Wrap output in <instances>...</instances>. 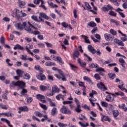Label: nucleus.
Here are the masks:
<instances>
[{
    "instance_id": "1",
    "label": "nucleus",
    "mask_w": 127,
    "mask_h": 127,
    "mask_svg": "<svg viewBox=\"0 0 127 127\" xmlns=\"http://www.w3.org/2000/svg\"><path fill=\"white\" fill-rule=\"evenodd\" d=\"M18 87L19 89H24L26 86V83L22 81L18 80L17 82L12 81L11 84H10L9 87L10 88H13V86Z\"/></svg>"
},
{
    "instance_id": "2",
    "label": "nucleus",
    "mask_w": 127,
    "mask_h": 127,
    "mask_svg": "<svg viewBox=\"0 0 127 127\" xmlns=\"http://www.w3.org/2000/svg\"><path fill=\"white\" fill-rule=\"evenodd\" d=\"M26 22H23L22 24H21V23H17L15 24V26L16 29L22 31L23 30V28L26 26Z\"/></svg>"
},
{
    "instance_id": "3",
    "label": "nucleus",
    "mask_w": 127,
    "mask_h": 127,
    "mask_svg": "<svg viewBox=\"0 0 127 127\" xmlns=\"http://www.w3.org/2000/svg\"><path fill=\"white\" fill-rule=\"evenodd\" d=\"M74 102L76 104L77 107L75 109V112L76 113H81L82 112V110H81V105H80V101L77 99L74 98Z\"/></svg>"
},
{
    "instance_id": "4",
    "label": "nucleus",
    "mask_w": 127,
    "mask_h": 127,
    "mask_svg": "<svg viewBox=\"0 0 127 127\" xmlns=\"http://www.w3.org/2000/svg\"><path fill=\"white\" fill-rule=\"evenodd\" d=\"M42 18L47 20L49 19V17L47 16L45 13L40 12L39 13V18L40 19L41 22L42 21V22H44V20H43Z\"/></svg>"
},
{
    "instance_id": "5",
    "label": "nucleus",
    "mask_w": 127,
    "mask_h": 127,
    "mask_svg": "<svg viewBox=\"0 0 127 127\" xmlns=\"http://www.w3.org/2000/svg\"><path fill=\"white\" fill-rule=\"evenodd\" d=\"M97 87L100 90H103V91H107L108 88L105 86V84L102 82H101L100 83L97 84Z\"/></svg>"
},
{
    "instance_id": "6",
    "label": "nucleus",
    "mask_w": 127,
    "mask_h": 127,
    "mask_svg": "<svg viewBox=\"0 0 127 127\" xmlns=\"http://www.w3.org/2000/svg\"><path fill=\"white\" fill-rule=\"evenodd\" d=\"M60 111H61L62 114L71 115V111H70V110H67V107H66V106H63V107L61 108Z\"/></svg>"
},
{
    "instance_id": "7",
    "label": "nucleus",
    "mask_w": 127,
    "mask_h": 127,
    "mask_svg": "<svg viewBox=\"0 0 127 127\" xmlns=\"http://www.w3.org/2000/svg\"><path fill=\"white\" fill-rule=\"evenodd\" d=\"M87 49L90 53L92 54L93 55H95V54H96V49H95L92 45H89L88 46Z\"/></svg>"
},
{
    "instance_id": "8",
    "label": "nucleus",
    "mask_w": 127,
    "mask_h": 127,
    "mask_svg": "<svg viewBox=\"0 0 127 127\" xmlns=\"http://www.w3.org/2000/svg\"><path fill=\"white\" fill-rule=\"evenodd\" d=\"M37 78L40 81H45L46 80V76L42 73H39V75L37 76Z\"/></svg>"
},
{
    "instance_id": "9",
    "label": "nucleus",
    "mask_w": 127,
    "mask_h": 127,
    "mask_svg": "<svg viewBox=\"0 0 127 127\" xmlns=\"http://www.w3.org/2000/svg\"><path fill=\"white\" fill-rule=\"evenodd\" d=\"M36 97L38 100L41 101V102H43V103H46V100H42L43 99H45V96L42 95V94H38L36 95Z\"/></svg>"
},
{
    "instance_id": "10",
    "label": "nucleus",
    "mask_w": 127,
    "mask_h": 127,
    "mask_svg": "<svg viewBox=\"0 0 127 127\" xmlns=\"http://www.w3.org/2000/svg\"><path fill=\"white\" fill-rule=\"evenodd\" d=\"M79 56H80V53H79V51L76 49L74 51L73 54V59L76 60V58H79Z\"/></svg>"
},
{
    "instance_id": "11",
    "label": "nucleus",
    "mask_w": 127,
    "mask_h": 127,
    "mask_svg": "<svg viewBox=\"0 0 127 127\" xmlns=\"http://www.w3.org/2000/svg\"><path fill=\"white\" fill-rule=\"evenodd\" d=\"M21 90H22L21 91H20V97H22V96H23L24 97H26L27 96V95L25 94H27V89H25V88H22L21 89Z\"/></svg>"
},
{
    "instance_id": "12",
    "label": "nucleus",
    "mask_w": 127,
    "mask_h": 127,
    "mask_svg": "<svg viewBox=\"0 0 127 127\" xmlns=\"http://www.w3.org/2000/svg\"><path fill=\"white\" fill-rule=\"evenodd\" d=\"M52 91H53V93H59L60 92V89L57 87L56 85H54L52 89Z\"/></svg>"
},
{
    "instance_id": "13",
    "label": "nucleus",
    "mask_w": 127,
    "mask_h": 127,
    "mask_svg": "<svg viewBox=\"0 0 127 127\" xmlns=\"http://www.w3.org/2000/svg\"><path fill=\"white\" fill-rule=\"evenodd\" d=\"M114 42L115 43H117V44H118V45L120 46H125V44L123 42V41L119 40L117 38H116L114 39Z\"/></svg>"
},
{
    "instance_id": "14",
    "label": "nucleus",
    "mask_w": 127,
    "mask_h": 127,
    "mask_svg": "<svg viewBox=\"0 0 127 127\" xmlns=\"http://www.w3.org/2000/svg\"><path fill=\"white\" fill-rule=\"evenodd\" d=\"M1 121L6 123L7 125H8V127H13V126L10 125V122L5 118H1Z\"/></svg>"
},
{
    "instance_id": "15",
    "label": "nucleus",
    "mask_w": 127,
    "mask_h": 127,
    "mask_svg": "<svg viewBox=\"0 0 127 127\" xmlns=\"http://www.w3.org/2000/svg\"><path fill=\"white\" fill-rule=\"evenodd\" d=\"M119 62L121 63V65L123 68H126V62L125 61V60H124V59L120 58L119 59Z\"/></svg>"
},
{
    "instance_id": "16",
    "label": "nucleus",
    "mask_w": 127,
    "mask_h": 127,
    "mask_svg": "<svg viewBox=\"0 0 127 127\" xmlns=\"http://www.w3.org/2000/svg\"><path fill=\"white\" fill-rule=\"evenodd\" d=\"M58 113V111H57V108L56 107H54L51 110V114L53 116V117H54V116H56V115H57Z\"/></svg>"
},
{
    "instance_id": "17",
    "label": "nucleus",
    "mask_w": 127,
    "mask_h": 127,
    "mask_svg": "<svg viewBox=\"0 0 127 127\" xmlns=\"http://www.w3.org/2000/svg\"><path fill=\"white\" fill-rule=\"evenodd\" d=\"M18 109L19 111H21L22 112H28V111H29L26 106H23V107H19Z\"/></svg>"
},
{
    "instance_id": "18",
    "label": "nucleus",
    "mask_w": 127,
    "mask_h": 127,
    "mask_svg": "<svg viewBox=\"0 0 127 127\" xmlns=\"http://www.w3.org/2000/svg\"><path fill=\"white\" fill-rule=\"evenodd\" d=\"M104 36L107 41H110L111 39H113V36L110 34H105Z\"/></svg>"
},
{
    "instance_id": "19",
    "label": "nucleus",
    "mask_w": 127,
    "mask_h": 127,
    "mask_svg": "<svg viewBox=\"0 0 127 127\" xmlns=\"http://www.w3.org/2000/svg\"><path fill=\"white\" fill-rule=\"evenodd\" d=\"M13 49L14 50H16L17 49H18V50H24V48L19 44H16Z\"/></svg>"
},
{
    "instance_id": "20",
    "label": "nucleus",
    "mask_w": 127,
    "mask_h": 127,
    "mask_svg": "<svg viewBox=\"0 0 127 127\" xmlns=\"http://www.w3.org/2000/svg\"><path fill=\"white\" fill-rule=\"evenodd\" d=\"M25 30L28 32V33H32V29L30 27V26H26L24 27Z\"/></svg>"
},
{
    "instance_id": "21",
    "label": "nucleus",
    "mask_w": 127,
    "mask_h": 127,
    "mask_svg": "<svg viewBox=\"0 0 127 127\" xmlns=\"http://www.w3.org/2000/svg\"><path fill=\"white\" fill-rule=\"evenodd\" d=\"M90 26V27H96L97 24L94 21H90L87 24V27Z\"/></svg>"
},
{
    "instance_id": "22",
    "label": "nucleus",
    "mask_w": 127,
    "mask_h": 127,
    "mask_svg": "<svg viewBox=\"0 0 127 127\" xmlns=\"http://www.w3.org/2000/svg\"><path fill=\"white\" fill-rule=\"evenodd\" d=\"M118 107H119V108H120V109H122V110L125 111V112H127V107H126V104H122V105L119 104L118 105Z\"/></svg>"
},
{
    "instance_id": "23",
    "label": "nucleus",
    "mask_w": 127,
    "mask_h": 127,
    "mask_svg": "<svg viewBox=\"0 0 127 127\" xmlns=\"http://www.w3.org/2000/svg\"><path fill=\"white\" fill-rule=\"evenodd\" d=\"M48 3L49 5H50V6H51V7H52V8H54L55 7H58V5H57L56 4L53 3L52 1L50 2L49 1H48Z\"/></svg>"
},
{
    "instance_id": "24",
    "label": "nucleus",
    "mask_w": 127,
    "mask_h": 127,
    "mask_svg": "<svg viewBox=\"0 0 127 127\" xmlns=\"http://www.w3.org/2000/svg\"><path fill=\"white\" fill-rule=\"evenodd\" d=\"M45 65L48 66H56V64L51 62H47L45 63Z\"/></svg>"
},
{
    "instance_id": "25",
    "label": "nucleus",
    "mask_w": 127,
    "mask_h": 127,
    "mask_svg": "<svg viewBox=\"0 0 127 127\" xmlns=\"http://www.w3.org/2000/svg\"><path fill=\"white\" fill-rule=\"evenodd\" d=\"M32 28H33V29H35L36 30H37L38 28L39 29L41 28V26L39 25L38 24L36 23L32 25Z\"/></svg>"
},
{
    "instance_id": "26",
    "label": "nucleus",
    "mask_w": 127,
    "mask_h": 127,
    "mask_svg": "<svg viewBox=\"0 0 127 127\" xmlns=\"http://www.w3.org/2000/svg\"><path fill=\"white\" fill-rule=\"evenodd\" d=\"M81 37H84L85 43H88V44H91V41L88 39V36L82 35Z\"/></svg>"
},
{
    "instance_id": "27",
    "label": "nucleus",
    "mask_w": 127,
    "mask_h": 127,
    "mask_svg": "<svg viewBox=\"0 0 127 127\" xmlns=\"http://www.w3.org/2000/svg\"><path fill=\"white\" fill-rule=\"evenodd\" d=\"M83 80L84 81H86V82H88V83H92V80H91V78L90 77L85 76L83 77Z\"/></svg>"
},
{
    "instance_id": "28",
    "label": "nucleus",
    "mask_w": 127,
    "mask_h": 127,
    "mask_svg": "<svg viewBox=\"0 0 127 127\" xmlns=\"http://www.w3.org/2000/svg\"><path fill=\"white\" fill-rule=\"evenodd\" d=\"M48 89L47 87L44 85H41L40 86V91H42V92H45Z\"/></svg>"
},
{
    "instance_id": "29",
    "label": "nucleus",
    "mask_w": 127,
    "mask_h": 127,
    "mask_svg": "<svg viewBox=\"0 0 127 127\" xmlns=\"http://www.w3.org/2000/svg\"><path fill=\"white\" fill-rule=\"evenodd\" d=\"M101 116L103 117V119H104V121H106V122H111V119L109 118V116H105L102 114H101Z\"/></svg>"
},
{
    "instance_id": "30",
    "label": "nucleus",
    "mask_w": 127,
    "mask_h": 127,
    "mask_svg": "<svg viewBox=\"0 0 127 127\" xmlns=\"http://www.w3.org/2000/svg\"><path fill=\"white\" fill-rule=\"evenodd\" d=\"M108 76L111 80H114L116 78V74L115 73H109Z\"/></svg>"
},
{
    "instance_id": "31",
    "label": "nucleus",
    "mask_w": 127,
    "mask_h": 127,
    "mask_svg": "<svg viewBox=\"0 0 127 127\" xmlns=\"http://www.w3.org/2000/svg\"><path fill=\"white\" fill-rule=\"evenodd\" d=\"M48 101L49 102L50 106L51 107H56V104L55 102H53L50 98H48Z\"/></svg>"
},
{
    "instance_id": "32",
    "label": "nucleus",
    "mask_w": 127,
    "mask_h": 127,
    "mask_svg": "<svg viewBox=\"0 0 127 127\" xmlns=\"http://www.w3.org/2000/svg\"><path fill=\"white\" fill-rule=\"evenodd\" d=\"M90 68H95V69H97V68H99V65L97 64H91L89 65Z\"/></svg>"
},
{
    "instance_id": "33",
    "label": "nucleus",
    "mask_w": 127,
    "mask_h": 127,
    "mask_svg": "<svg viewBox=\"0 0 127 127\" xmlns=\"http://www.w3.org/2000/svg\"><path fill=\"white\" fill-rule=\"evenodd\" d=\"M110 22H111L112 23H115L117 26L121 25V24L120 23H119L118 21H117L116 20L114 19H111Z\"/></svg>"
},
{
    "instance_id": "34",
    "label": "nucleus",
    "mask_w": 127,
    "mask_h": 127,
    "mask_svg": "<svg viewBox=\"0 0 127 127\" xmlns=\"http://www.w3.org/2000/svg\"><path fill=\"white\" fill-rule=\"evenodd\" d=\"M34 114L36 117H39V118H42L43 117V114L38 111L35 112Z\"/></svg>"
},
{
    "instance_id": "35",
    "label": "nucleus",
    "mask_w": 127,
    "mask_h": 127,
    "mask_svg": "<svg viewBox=\"0 0 127 127\" xmlns=\"http://www.w3.org/2000/svg\"><path fill=\"white\" fill-rule=\"evenodd\" d=\"M78 124L79 125H80V126L81 127H89V123H86L85 124H83L82 122H78Z\"/></svg>"
},
{
    "instance_id": "36",
    "label": "nucleus",
    "mask_w": 127,
    "mask_h": 127,
    "mask_svg": "<svg viewBox=\"0 0 127 127\" xmlns=\"http://www.w3.org/2000/svg\"><path fill=\"white\" fill-rule=\"evenodd\" d=\"M96 72H99V73L101 74V73H102V72H105V69L102 67H99L97 68V69H96Z\"/></svg>"
},
{
    "instance_id": "37",
    "label": "nucleus",
    "mask_w": 127,
    "mask_h": 127,
    "mask_svg": "<svg viewBox=\"0 0 127 127\" xmlns=\"http://www.w3.org/2000/svg\"><path fill=\"white\" fill-rule=\"evenodd\" d=\"M19 5L20 7H23L25 5V2L21 0H19Z\"/></svg>"
},
{
    "instance_id": "38",
    "label": "nucleus",
    "mask_w": 127,
    "mask_h": 127,
    "mask_svg": "<svg viewBox=\"0 0 127 127\" xmlns=\"http://www.w3.org/2000/svg\"><path fill=\"white\" fill-rule=\"evenodd\" d=\"M31 18L32 19H33V20H35V21H37V22H41L40 20H38V18L37 17V16L35 15H32L31 16Z\"/></svg>"
},
{
    "instance_id": "39",
    "label": "nucleus",
    "mask_w": 127,
    "mask_h": 127,
    "mask_svg": "<svg viewBox=\"0 0 127 127\" xmlns=\"http://www.w3.org/2000/svg\"><path fill=\"white\" fill-rule=\"evenodd\" d=\"M98 93L96 92L95 90H92V92L89 94V96L91 97V98H94V95H97Z\"/></svg>"
},
{
    "instance_id": "40",
    "label": "nucleus",
    "mask_w": 127,
    "mask_h": 127,
    "mask_svg": "<svg viewBox=\"0 0 127 127\" xmlns=\"http://www.w3.org/2000/svg\"><path fill=\"white\" fill-rule=\"evenodd\" d=\"M113 115L115 118H117L119 116V111L118 110L113 111Z\"/></svg>"
},
{
    "instance_id": "41",
    "label": "nucleus",
    "mask_w": 127,
    "mask_h": 127,
    "mask_svg": "<svg viewBox=\"0 0 127 127\" xmlns=\"http://www.w3.org/2000/svg\"><path fill=\"white\" fill-rule=\"evenodd\" d=\"M109 14L111 16H114V17H116V16H117V13L115 12L114 11H109Z\"/></svg>"
},
{
    "instance_id": "42",
    "label": "nucleus",
    "mask_w": 127,
    "mask_h": 127,
    "mask_svg": "<svg viewBox=\"0 0 127 127\" xmlns=\"http://www.w3.org/2000/svg\"><path fill=\"white\" fill-rule=\"evenodd\" d=\"M33 101V99L31 97H28L27 98V103L28 104H30V103H32Z\"/></svg>"
},
{
    "instance_id": "43",
    "label": "nucleus",
    "mask_w": 127,
    "mask_h": 127,
    "mask_svg": "<svg viewBox=\"0 0 127 127\" xmlns=\"http://www.w3.org/2000/svg\"><path fill=\"white\" fill-rule=\"evenodd\" d=\"M57 61H59L61 64H64V62L62 61V58L59 56L57 57Z\"/></svg>"
},
{
    "instance_id": "44",
    "label": "nucleus",
    "mask_w": 127,
    "mask_h": 127,
    "mask_svg": "<svg viewBox=\"0 0 127 127\" xmlns=\"http://www.w3.org/2000/svg\"><path fill=\"white\" fill-rule=\"evenodd\" d=\"M24 76H25L24 79H25L26 80H29L30 79V75L28 73H24Z\"/></svg>"
},
{
    "instance_id": "45",
    "label": "nucleus",
    "mask_w": 127,
    "mask_h": 127,
    "mask_svg": "<svg viewBox=\"0 0 127 127\" xmlns=\"http://www.w3.org/2000/svg\"><path fill=\"white\" fill-rule=\"evenodd\" d=\"M40 107L43 109L45 111H46L47 110V106H46V105L42 104L41 103H39Z\"/></svg>"
},
{
    "instance_id": "46",
    "label": "nucleus",
    "mask_w": 127,
    "mask_h": 127,
    "mask_svg": "<svg viewBox=\"0 0 127 127\" xmlns=\"http://www.w3.org/2000/svg\"><path fill=\"white\" fill-rule=\"evenodd\" d=\"M86 7L87 8V10H89V9H92V7H91V5H90V4H89L87 2H84Z\"/></svg>"
},
{
    "instance_id": "47",
    "label": "nucleus",
    "mask_w": 127,
    "mask_h": 127,
    "mask_svg": "<svg viewBox=\"0 0 127 127\" xmlns=\"http://www.w3.org/2000/svg\"><path fill=\"white\" fill-rule=\"evenodd\" d=\"M58 126H59L60 127H66L67 125V124H64L61 122H59L58 123Z\"/></svg>"
},
{
    "instance_id": "48",
    "label": "nucleus",
    "mask_w": 127,
    "mask_h": 127,
    "mask_svg": "<svg viewBox=\"0 0 127 127\" xmlns=\"http://www.w3.org/2000/svg\"><path fill=\"white\" fill-rule=\"evenodd\" d=\"M101 104L102 107H104V108H108V103L104 101H101Z\"/></svg>"
},
{
    "instance_id": "49",
    "label": "nucleus",
    "mask_w": 127,
    "mask_h": 127,
    "mask_svg": "<svg viewBox=\"0 0 127 127\" xmlns=\"http://www.w3.org/2000/svg\"><path fill=\"white\" fill-rule=\"evenodd\" d=\"M16 73H17V74L18 75V76H20V75H22V74H23V71L20 70V69H17L16 71Z\"/></svg>"
},
{
    "instance_id": "50",
    "label": "nucleus",
    "mask_w": 127,
    "mask_h": 127,
    "mask_svg": "<svg viewBox=\"0 0 127 127\" xmlns=\"http://www.w3.org/2000/svg\"><path fill=\"white\" fill-rule=\"evenodd\" d=\"M110 32L111 33V34H112V35H117V31H116L114 29H111L110 30Z\"/></svg>"
},
{
    "instance_id": "51",
    "label": "nucleus",
    "mask_w": 127,
    "mask_h": 127,
    "mask_svg": "<svg viewBox=\"0 0 127 127\" xmlns=\"http://www.w3.org/2000/svg\"><path fill=\"white\" fill-rule=\"evenodd\" d=\"M94 78L95 79H96V80H101V77H100V75H99V74L98 73H96L95 75H94Z\"/></svg>"
},
{
    "instance_id": "52",
    "label": "nucleus",
    "mask_w": 127,
    "mask_h": 127,
    "mask_svg": "<svg viewBox=\"0 0 127 127\" xmlns=\"http://www.w3.org/2000/svg\"><path fill=\"white\" fill-rule=\"evenodd\" d=\"M0 43L1 44H4L5 41H4V37L3 36H1L0 38Z\"/></svg>"
},
{
    "instance_id": "53",
    "label": "nucleus",
    "mask_w": 127,
    "mask_h": 127,
    "mask_svg": "<svg viewBox=\"0 0 127 127\" xmlns=\"http://www.w3.org/2000/svg\"><path fill=\"white\" fill-rule=\"evenodd\" d=\"M21 56L22 57H20V59L24 61L27 60V55H26L24 56L23 55H22Z\"/></svg>"
},
{
    "instance_id": "54",
    "label": "nucleus",
    "mask_w": 127,
    "mask_h": 127,
    "mask_svg": "<svg viewBox=\"0 0 127 127\" xmlns=\"http://www.w3.org/2000/svg\"><path fill=\"white\" fill-rule=\"evenodd\" d=\"M115 95H116L117 96H124L125 94H124V92H122L121 91H119V92H116Z\"/></svg>"
},
{
    "instance_id": "55",
    "label": "nucleus",
    "mask_w": 127,
    "mask_h": 127,
    "mask_svg": "<svg viewBox=\"0 0 127 127\" xmlns=\"http://www.w3.org/2000/svg\"><path fill=\"white\" fill-rule=\"evenodd\" d=\"M48 79L49 81H54V78L52 75H48Z\"/></svg>"
},
{
    "instance_id": "56",
    "label": "nucleus",
    "mask_w": 127,
    "mask_h": 127,
    "mask_svg": "<svg viewBox=\"0 0 127 127\" xmlns=\"http://www.w3.org/2000/svg\"><path fill=\"white\" fill-rule=\"evenodd\" d=\"M63 103L64 105H69L70 104H72V103H73V101H63Z\"/></svg>"
},
{
    "instance_id": "57",
    "label": "nucleus",
    "mask_w": 127,
    "mask_h": 127,
    "mask_svg": "<svg viewBox=\"0 0 127 127\" xmlns=\"http://www.w3.org/2000/svg\"><path fill=\"white\" fill-rule=\"evenodd\" d=\"M98 31V28L97 27H94L93 28V30L91 31L92 34H95L96 32Z\"/></svg>"
},
{
    "instance_id": "58",
    "label": "nucleus",
    "mask_w": 127,
    "mask_h": 127,
    "mask_svg": "<svg viewBox=\"0 0 127 127\" xmlns=\"http://www.w3.org/2000/svg\"><path fill=\"white\" fill-rule=\"evenodd\" d=\"M13 114L11 113H5L4 114V116L5 117H12L13 116Z\"/></svg>"
},
{
    "instance_id": "59",
    "label": "nucleus",
    "mask_w": 127,
    "mask_h": 127,
    "mask_svg": "<svg viewBox=\"0 0 127 127\" xmlns=\"http://www.w3.org/2000/svg\"><path fill=\"white\" fill-rule=\"evenodd\" d=\"M62 26L64 28H67V27H68V24L65 22H64L62 23Z\"/></svg>"
},
{
    "instance_id": "60",
    "label": "nucleus",
    "mask_w": 127,
    "mask_h": 127,
    "mask_svg": "<svg viewBox=\"0 0 127 127\" xmlns=\"http://www.w3.org/2000/svg\"><path fill=\"white\" fill-rule=\"evenodd\" d=\"M83 109H85V110H88V111H91V108H90V107L87 105V104H85L84 106H82Z\"/></svg>"
},
{
    "instance_id": "61",
    "label": "nucleus",
    "mask_w": 127,
    "mask_h": 127,
    "mask_svg": "<svg viewBox=\"0 0 127 127\" xmlns=\"http://www.w3.org/2000/svg\"><path fill=\"white\" fill-rule=\"evenodd\" d=\"M107 7V9H108V11L113 10V9H114V8L113 7V6H112V5H111V4H108Z\"/></svg>"
},
{
    "instance_id": "62",
    "label": "nucleus",
    "mask_w": 127,
    "mask_h": 127,
    "mask_svg": "<svg viewBox=\"0 0 127 127\" xmlns=\"http://www.w3.org/2000/svg\"><path fill=\"white\" fill-rule=\"evenodd\" d=\"M124 36V37H121V40L122 41H127V35L125 34V36Z\"/></svg>"
},
{
    "instance_id": "63",
    "label": "nucleus",
    "mask_w": 127,
    "mask_h": 127,
    "mask_svg": "<svg viewBox=\"0 0 127 127\" xmlns=\"http://www.w3.org/2000/svg\"><path fill=\"white\" fill-rule=\"evenodd\" d=\"M62 96H63L62 94H58L56 96V99H57V100H58L59 101L60 100V99H61V97H62Z\"/></svg>"
},
{
    "instance_id": "64",
    "label": "nucleus",
    "mask_w": 127,
    "mask_h": 127,
    "mask_svg": "<svg viewBox=\"0 0 127 127\" xmlns=\"http://www.w3.org/2000/svg\"><path fill=\"white\" fill-rule=\"evenodd\" d=\"M118 87L122 91H125L126 92V93H127V89L126 88H125V87H121V86L120 85H118Z\"/></svg>"
}]
</instances>
